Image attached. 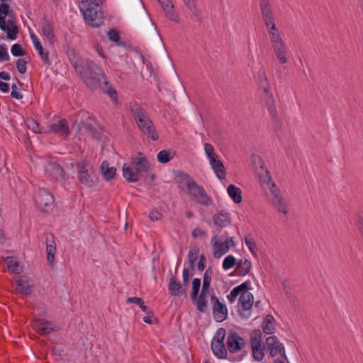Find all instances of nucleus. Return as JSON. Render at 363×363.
Returning <instances> with one entry per match:
<instances>
[{
	"instance_id": "1",
	"label": "nucleus",
	"mask_w": 363,
	"mask_h": 363,
	"mask_svg": "<svg viewBox=\"0 0 363 363\" xmlns=\"http://www.w3.org/2000/svg\"><path fill=\"white\" fill-rule=\"evenodd\" d=\"M86 86L91 90L96 89L100 82L105 79L106 74L92 60L86 59L82 69V74H78Z\"/></svg>"
},
{
	"instance_id": "2",
	"label": "nucleus",
	"mask_w": 363,
	"mask_h": 363,
	"mask_svg": "<svg viewBox=\"0 0 363 363\" xmlns=\"http://www.w3.org/2000/svg\"><path fill=\"white\" fill-rule=\"evenodd\" d=\"M80 11L89 26L98 28L104 23V13L99 0H90L84 7L80 6Z\"/></svg>"
},
{
	"instance_id": "3",
	"label": "nucleus",
	"mask_w": 363,
	"mask_h": 363,
	"mask_svg": "<svg viewBox=\"0 0 363 363\" xmlns=\"http://www.w3.org/2000/svg\"><path fill=\"white\" fill-rule=\"evenodd\" d=\"M9 9L10 6L9 4L4 2L0 4V29L3 31H6L7 38L9 40H13L17 38L19 30L14 20L9 19L8 22L6 20V16L9 14Z\"/></svg>"
},
{
	"instance_id": "4",
	"label": "nucleus",
	"mask_w": 363,
	"mask_h": 363,
	"mask_svg": "<svg viewBox=\"0 0 363 363\" xmlns=\"http://www.w3.org/2000/svg\"><path fill=\"white\" fill-rule=\"evenodd\" d=\"M77 168L78 169V179L82 184L89 188L96 185L98 177L93 169V167L89 164L87 160H82L77 164Z\"/></svg>"
},
{
	"instance_id": "5",
	"label": "nucleus",
	"mask_w": 363,
	"mask_h": 363,
	"mask_svg": "<svg viewBox=\"0 0 363 363\" xmlns=\"http://www.w3.org/2000/svg\"><path fill=\"white\" fill-rule=\"evenodd\" d=\"M257 79L259 89H262L265 94L264 107L269 113H276V107L272 94L269 92L270 85L264 69H259L257 73Z\"/></svg>"
},
{
	"instance_id": "6",
	"label": "nucleus",
	"mask_w": 363,
	"mask_h": 363,
	"mask_svg": "<svg viewBox=\"0 0 363 363\" xmlns=\"http://www.w3.org/2000/svg\"><path fill=\"white\" fill-rule=\"evenodd\" d=\"M134 117L138 128L145 135L153 141L158 140L159 135L155 125L147 115H134Z\"/></svg>"
},
{
	"instance_id": "7",
	"label": "nucleus",
	"mask_w": 363,
	"mask_h": 363,
	"mask_svg": "<svg viewBox=\"0 0 363 363\" xmlns=\"http://www.w3.org/2000/svg\"><path fill=\"white\" fill-rule=\"evenodd\" d=\"M187 189L190 197L199 204L207 206L211 203V199L207 195L203 187L197 184L195 181Z\"/></svg>"
},
{
	"instance_id": "8",
	"label": "nucleus",
	"mask_w": 363,
	"mask_h": 363,
	"mask_svg": "<svg viewBox=\"0 0 363 363\" xmlns=\"http://www.w3.org/2000/svg\"><path fill=\"white\" fill-rule=\"evenodd\" d=\"M45 172L55 182L66 181L68 179L64 168L57 162H48Z\"/></svg>"
},
{
	"instance_id": "9",
	"label": "nucleus",
	"mask_w": 363,
	"mask_h": 363,
	"mask_svg": "<svg viewBox=\"0 0 363 363\" xmlns=\"http://www.w3.org/2000/svg\"><path fill=\"white\" fill-rule=\"evenodd\" d=\"M246 346V342L243 337L234 331H230L227 337L226 347L230 353H236L242 350Z\"/></svg>"
},
{
	"instance_id": "10",
	"label": "nucleus",
	"mask_w": 363,
	"mask_h": 363,
	"mask_svg": "<svg viewBox=\"0 0 363 363\" xmlns=\"http://www.w3.org/2000/svg\"><path fill=\"white\" fill-rule=\"evenodd\" d=\"M211 301L213 304L212 313L215 320L217 322H222L225 320L228 316L226 306L221 303L214 294L211 296Z\"/></svg>"
},
{
	"instance_id": "11",
	"label": "nucleus",
	"mask_w": 363,
	"mask_h": 363,
	"mask_svg": "<svg viewBox=\"0 0 363 363\" xmlns=\"http://www.w3.org/2000/svg\"><path fill=\"white\" fill-rule=\"evenodd\" d=\"M45 242L46 245L47 261L50 266H52L55 255L57 251L54 235L51 233H45Z\"/></svg>"
},
{
	"instance_id": "12",
	"label": "nucleus",
	"mask_w": 363,
	"mask_h": 363,
	"mask_svg": "<svg viewBox=\"0 0 363 363\" xmlns=\"http://www.w3.org/2000/svg\"><path fill=\"white\" fill-rule=\"evenodd\" d=\"M239 303L241 304L242 308L246 312H242L238 310L239 314L242 318L247 319L250 317V309L254 303V296L251 293L240 294Z\"/></svg>"
},
{
	"instance_id": "13",
	"label": "nucleus",
	"mask_w": 363,
	"mask_h": 363,
	"mask_svg": "<svg viewBox=\"0 0 363 363\" xmlns=\"http://www.w3.org/2000/svg\"><path fill=\"white\" fill-rule=\"evenodd\" d=\"M132 164L135 170L141 174L143 172H147L150 169L149 161L145 155L139 152L138 156L132 159Z\"/></svg>"
},
{
	"instance_id": "14",
	"label": "nucleus",
	"mask_w": 363,
	"mask_h": 363,
	"mask_svg": "<svg viewBox=\"0 0 363 363\" xmlns=\"http://www.w3.org/2000/svg\"><path fill=\"white\" fill-rule=\"evenodd\" d=\"M272 187L273 188L271 189V191L273 194V205L279 212L286 214L288 213V210L286 202L283 200L281 196L279 195V190L277 189L274 184H272Z\"/></svg>"
},
{
	"instance_id": "15",
	"label": "nucleus",
	"mask_w": 363,
	"mask_h": 363,
	"mask_svg": "<svg viewBox=\"0 0 363 363\" xmlns=\"http://www.w3.org/2000/svg\"><path fill=\"white\" fill-rule=\"evenodd\" d=\"M50 132L59 134L65 138L69 135V126L65 119L59 121L57 123H52L49 125Z\"/></svg>"
},
{
	"instance_id": "16",
	"label": "nucleus",
	"mask_w": 363,
	"mask_h": 363,
	"mask_svg": "<svg viewBox=\"0 0 363 363\" xmlns=\"http://www.w3.org/2000/svg\"><path fill=\"white\" fill-rule=\"evenodd\" d=\"M16 291L22 295H30L33 293V286L29 284L27 277L21 276L16 281Z\"/></svg>"
},
{
	"instance_id": "17",
	"label": "nucleus",
	"mask_w": 363,
	"mask_h": 363,
	"mask_svg": "<svg viewBox=\"0 0 363 363\" xmlns=\"http://www.w3.org/2000/svg\"><path fill=\"white\" fill-rule=\"evenodd\" d=\"M168 290L171 296H179L186 293V289L182 288L180 281H177L176 277L171 276L168 284Z\"/></svg>"
},
{
	"instance_id": "18",
	"label": "nucleus",
	"mask_w": 363,
	"mask_h": 363,
	"mask_svg": "<svg viewBox=\"0 0 363 363\" xmlns=\"http://www.w3.org/2000/svg\"><path fill=\"white\" fill-rule=\"evenodd\" d=\"M36 203L39 206H50L54 201L53 196L45 189L40 190L35 196Z\"/></svg>"
},
{
	"instance_id": "19",
	"label": "nucleus",
	"mask_w": 363,
	"mask_h": 363,
	"mask_svg": "<svg viewBox=\"0 0 363 363\" xmlns=\"http://www.w3.org/2000/svg\"><path fill=\"white\" fill-rule=\"evenodd\" d=\"M213 220L214 224L220 228L230 225L231 222L230 214L223 210L215 213Z\"/></svg>"
},
{
	"instance_id": "20",
	"label": "nucleus",
	"mask_w": 363,
	"mask_h": 363,
	"mask_svg": "<svg viewBox=\"0 0 363 363\" xmlns=\"http://www.w3.org/2000/svg\"><path fill=\"white\" fill-rule=\"evenodd\" d=\"M272 48L280 64H285L288 62L287 49L284 42L272 45Z\"/></svg>"
},
{
	"instance_id": "21",
	"label": "nucleus",
	"mask_w": 363,
	"mask_h": 363,
	"mask_svg": "<svg viewBox=\"0 0 363 363\" xmlns=\"http://www.w3.org/2000/svg\"><path fill=\"white\" fill-rule=\"evenodd\" d=\"M160 4L162 6L163 10L166 13V16L170 20L178 22L179 16L174 11V6L170 0H160Z\"/></svg>"
},
{
	"instance_id": "22",
	"label": "nucleus",
	"mask_w": 363,
	"mask_h": 363,
	"mask_svg": "<svg viewBox=\"0 0 363 363\" xmlns=\"http://www.w3.org/2000/svg\"><path fill=\"white\" fill-rule=\"evenodd\" d=\"M211 348L217 358L225 359L228 357V349H226L224 342L211 341Z\"/></svg>"
},
{
	"instance_id": "23",
	"label": "nucleus",
	"mask_w": 363,
	"mask_h": 363,
	"mask_svg": "<svg viewBox=\"0 0 363 363\" xmlns=\"http://www.w3.org/2000/svg\"><path fill=\"white\" fill-rule=\"evenodd\" d=\"M69 60L78 74H82V69L85 62H84L76 53L74 49L69 50L67 52Z\"/></svg>"
},
{
	"instance_id": "24",
	"label": "nucleus",
	"mask_w": 363,
	"mask_h": 363,
	"mask_svg": "<svg viewBox=\"0 0 363 363\" xmlns=\"http://www.w3.org/2000/svg\"><path fill=\"white\" fill-rule=\"evenodd\" d=\"M251 262L247 259H245V260L240 259L238 261V264L236 267V269L234 272L231 273L230 276H233L235 274H236L238 276L243 277L247 274L251 269Z\"/></svg>"
},
{
	"instance_id": "25",
	"label": "nucleus",
	"mask_w": 363,
	"mask_h": 363,
	"mask_svg": "<svg viewBox=\"0 0 363 363\" xmlns=\"http://www.w3.org/2000/svg\"><path fill=\"white\" fill-rule=\"evenodd\" d=\"M174 175L177 179V182L178 184V188L182 190H184L182 184H184L186 186L188 187L194 181V179L188 173L183 171L174 172Z\"/></svg>"
},
{
	"instance_id": "26",
	"label": "nucleus",
	"mask_w": 363,
	"mask_h": 363,
	"mask_svg": "<svg viewBox=\"0 0 363 363\" xmlns=\"http://www.w3.org/2000/svg\"><path fill=\"white\" fill-rule=\"evenodd\" d=\"M210 164L211 165V167H212L213 170L214 171L216 177L219 179L222 180L225 178V176H226L225 167L223 163L222 162V161L218 160V157L216 158L214 160H212L210 162Z\"/></svg>"
},
{
	"instance_id": "27",
	"label": "nucleus",
	"mask_w": 363,
	"mask_h": 363,
	"mask_svg": "<svg viewBox=\"0 0 363 363\" xmlns=\"http://www.w3.org/2000/svg\"><path fill=\"white\" fill-rule=\"evenodd\" d=\"M98 87H99L104 93L106 94L113 101H117L118 94L116 90L110 82L106 80V77L105 79L100 82V85Z\"/></svg>"
},
{
	"instance_id": "28",
	"label": "nucleus",
	"mask_w": 363,
	"mask_h": 363,
	"mask_svg": "<svg viewBox=\"0 0 363 363\" xmlns=\"http://www.w3.org/2000/svg\"><path fill=\"white\" fill-rule=\"evenodd\" d=\"M275 318L271 314L267 315L262 322V328L265 334L271 335L275 332Z\"/></svg>"
},
{
	"instance_id": "29",
	"label": "nucleus",
	"mask_w": 363,
	"mask_h": 363,
	"mask_svg": "<svg viewBox=\"0 0 363 363\" xmlns=\"http://www.w3.org/2000/svg\"><path fill=\"white\" fill-rule=\"evenodd\" d=\"M213 247L214 249L213 257L217 259L221 257L223 255L227 253L230 249L229 242L225 241L220 242L215 241L213 244Z\"/></svg>"
},
{
	"instance_id": "30",
	"label": "nucleus",
	"mask_w": 363,
	"mask_h": 363,
	"mask_svg": "<svg viewBox=\"0 0 363 363\" xmlns=\"http://www.w3.org/2000/svg\"><path fill=\"white\" fill-rule=\"evenodd\" d=\"M140 174L130 166L124 164L123 166V176L128 182H136L139 180Z\"/></svg>"
},
{
	"instance_id": "31",
	"label": "nucleus",
	"mask_w": 363,
	"mask_h": 363,
	"mask_svg": "<svg viewBox=\"0 0 363 363\" xmlns=\"http://www.w3.org/2000/svg\"><path fill=\"white\" fill-rule=\"evenodd\" d=\"M38 332L41 335H48L52 332L57 330L50 321L45 319H39L37 320Z\"/></svg>"
},
{
	"instance_id": "32",
	"label": "nucleus",
	"mask_w": 363,
	"mask_h": 363,
	"mask_svg": "<svg viewBox=\"0 0 363 363\" xmlns=\"http://www.w3.org/2000/svg\"><path fill=\"white\" fill-rule=\"evenodd\" d=\"M42 30L43 35L47 38L50 44L53 45L55 40V35L52 23L50 21L45 20L43 22Z\"/></svg>"
},
{
	"instance_id": "33",
	"label": "nucleus",
	"mask_w": 363,
	"mask_h": 363,
	"mask_svg": "<svg viewBox=\"0 0 363 363\" xmlns=\"http://www.w3.org/2000/svg\"><path fill=\"white\" fill-rule=\"evenodd\" d=\"M207 293L208 291L205 289H201L198 296L194 299V302H193L196 305L197 310L200 312H205L207 309Z\"/></svg>"
},
{
	"instance_id": "34",
	"label": "nucleus",
	"mask_w": 363,
	"mask_h": 363,
	"mask_svg": "<svg viewBox=\"0 0 363 363\" xmlns=\"http://www.w3.org/2000/svg\"><path fill=\"white\" fill-rule=\"evenodd\" d=\"M108 164V161L105 160L100 166L102 176L107 182L111 181L115 177L116 172V168L113 167H109Z\"/></svg>"
},
{
	"instance_id": "35",
	"label": "nucleus",
	"mask_w": 363,
	"mask_h": 363,
	"mask_svg": "<svg viewBox=\"0 0 363 363\" xmlns=\"http://www.w3.org/2000/svg\"><path fill=\"white\" fill-rule=\"evenodd\" d=\"M278 345L279 342L276 336H269L266 340V346L269 350V354L272 357H275L278 354Z\"/></svg>"
},
{
	"instance_id": "36",
	"label": "nucleus",
	"mask_w": 363,
	"mask_h": 363,
	"mask_svg": "<svg viewBox=\"0 0 363 363\" xmlns=\"http://www.w3.org/2000/svg\"><path fill=\"white\" fill-rule=\"evenodd\" d=\"M227 191L230 197L235 203H240L242 202V191L239 187H237L233 184H230L228 186Z\"/></svg>"
},
{
	"instance_id": "37",
	"label": "nucleus",
	"mask_w": 363,
	"mask_h": 363,
	"mask_svg": "<svg viewBox=\"0 0 363 363\" xmlns=\"http://www.w3.org/2000/svg\"><path fill=\"white\" fill-rule=\"evenodd\" d=\"M5 262L7 264L9 271L13 274H19L21 272L20 269L19 263L15 260V258L11 256H8L5 258Z\"/></svg>"
},
{
	"instance_id": "38",
	"label": "nucleus",
	"mask_w": 363,
	"mask_h": 363,
	"mask_svg": "<svg viewBox=\"0 0 363 363\" xmlns=\"http://www.w3.org/2000/svg\"><path fill=\"white\" fill-rule=\"evenodd\" d=\"M260 10L263 19L274 16L269 0H261Z\"/></svg>"
},
{
	"instance_id": "39",
	"label": "nucleus",
	"mask_w": 363,
	"mask_h": 363,
	"mask_svg": "<svg viewBox=\"0 0 363 363\" xmlns=\"http://www.w3.org/2000/svg\"><path fill=\"white\" fill-rule=\"evenodd\" d=\"M83 127L89 132L91 137L96 138L97 140H100L101 138V133L98 130L97 128L91 123L88 121H84L82 123Z\"/></svg>"
},
{
	"instance_id": "40",
	"label": "nucleus",
	"mask_w": 363,
	"mask_h": 363,
	"mask_svg": "<svg viewBox=\"0 0 363 363\" xmlns=\"http://www.w3.org/2000/svg\"><path fill=\"white\" fill-rule=\"evenodd\" d=\"M173 157L174 155H172L170 150H161L157 155L158 162L162 164L169 162Z\"/></svg>"
},
{
	"instance_id": "41",
	"label": "nucleus",
	"mask_w": 363,
	"mask_h": 363,
	"mask_svg": "<svg viewBox=\"0 0 363 363\" xmlns=\"http://www.w3.org/2000/svg\"><path fill=\"white\" fill-rule=\"evenodd\" d=\"M250 337L251 347L262 345V332L260 330H252Z\"/></svg>"
},
{
	"instance_id": "42",
	"label": "nucleus",
	"mask_w": 363,
	"mask_h": 363,
	"mask_svg": "<svg viewBox=\"0 0 363 363\" xmlns=\"http://www.w3.org/2000/svg\"><path fill=\"white\" fill-rule=\"evenodd\" d=\"M36 50L38 51L41 60L45 65H51L52 62L50 60V54L49 52L47 50H45L41 43L38 45L37 47H35Z\"/></svg>"
},
{
	"instance_id": "43",
	"label": "nucleus",
	"mask_w": 363,
	"mask_h": 363,
	"mask_svg": "<svg viewBox=\"0 0 363 363\" xmlns=\"http://www.w3.org/2000/svg\"><path fill=\"white\" fill-rule=\"evenodd\" d=\"M107 36L109 40L117 43L118 45H125V43L124 41H121V36L117 30L111 28L107 33Z\"/></svg>"
},
{
	"instance_id": "44",
	"label": "nucleus",
	"mask_w": 363,
	"mask_h": 363,
	"mask_svg": "<svg viewBox=\"0 0 363 363\" xmlns=\"http://www.w3.org/2000/svg\"><path fill=\"white\" fill-rule=\"evenodd\" d=\"M183 1L188 9L192 12L193 15L201 21V11L198 9L194 0H183Z\"/></svg>"
},
{
	"instance_id": "45",
	"label": "nucleus",
	"mask_w": 363,
	"mask_h": 363,
	"mask_svg": "<svg viewBox=\"0 0 363 363\" xmlns=\"http://www.w3.org/2000/svg\"><path fill=\"white\" fill-rule=\"evenodd\" d=\"M192 289L190 294L192 302H194V299L198 296L199 290L201 288V279L199 278H194L192 280Z\"/></svg>"
},
{
	"instance_id": "46",
	"label": "nucleus",
	"mask_w": 363,
	"mask_h": 363,
	"mask_svg": "<svg viewBox=\"0 0 363 363\" xmlns=\"http://www.w3.org/2000/svg\"><path fill=\"white\" fill-rule=\"evenodd\" d=\"M238 264V261L235 259V257L232 255H229L225 257L223 262V268L225 270H228L229 269L233 268L235 266L237 267Z\"/></svg>"
},
{
	"instance_id": "47",
	"label": "nucleus",
	"mask_w": 363,
	"mask_h": 363,
	"mask_svg": "<svg viewBox=\"0 0 363 363\" xmlns=\"http://www.w3.org/2000/svg\"><path fill=\"white\" fill-rule=\"evenodd\" d=\"M199 253V248L198 246L191 247L189 252L188 258L191 268L194 267V264L198 258Z\"/></svg>"
},
{
	"instance_id": "48",
	"label": "nucleus",
	"mask_w": 363,
	"mask_h": 363,
	"mask_svg": "<svg viewBox=\"0 0 363 363\" xmlns=\"http://www.w3.org/2000/svg\"><path fill=\"white\" fill-rule=\"evenodd\" d=\"M127 303H133L138 305V306L142 309L143 312H147V310L149 309L147 306L145 305L144 301L142 298L139 297H129L128 298Z\"/></svg>"
},
{
	"instance_id": "49",
	"label": "nucleus",
	"mask_w": 363,
	"mask_h": 363,
	"mask_svg": "<svg viewBox=\"0 0 363 363\" xmlns=\"http://www.w3.org/2000/svg\"><path fill=\"white\" fill-rule=\"evenodd\" d=\"M251 347L252 350V356L255 360L257 362L262 361L264 354L263 350L261 348V346H253Z\"/></svg>"
},
{
	"instance_id": "50",
	"label": "nucleus",
	"mask_w": 363,
	"mask_h": 363,
	"mask_svg": "<svg viewBox=\"0 0 363 363\" xmlns=\"http://www.w3.org/2000/svg\"><path fill=\"white\" fill-rule=\"evenodd\" d=\"M24 121L27 127L32 130L34 133H38L40 131L38 123L32 117H27L26 118H24Z\"/></svg>"
},
{
	"instance_id": "51",
	"label": "nucleus",
	"mask_w": 363,
	"mask_h": 363,
	"mask_svg": "<svg viewBox=\"0 0 363 363\" xmlns=\"http://www.w3.org/2000/svg\"><path fill=\"white\" fill-rule=\"evenodd\" d=\"M11 54L15 57H22L26 55V51L18 43H15L11 46Z\"/></svg>"
},
{
	"instance_id": "52",
	"label": "nucleus",
	"mask_w": 363,
	"mask_h": 363,
	"mask_svg": "<svg viewBox=\"0 0 363 363\" xmlns=\"http://www.w3.org/2000/svg\"><path fill=\"white\" fill-rule=\"evenodd\" d=\"M205 152L209 160V162L216 158H218V155L214 152V148L212 145L209 143H205L204 145Z\"/></svg>"
},
{
	"instance_id": "53",
	"label": "nucleus",
	"mask_w": 363,
	"mask_h": 363,
	"mask_svg": "<svg viewBox=\"0 0 363 363\" xmlns=\"http://www.w3.org/2000/svg\"><path fill=\"white\" fill-rule=\"evenodd\" d=\"M269 35L272 45L280 44L281 43L284 42L280 35L279 31H276L275 33L269 31Z\"/></svg>"
},
{
	"instance_id": "54",
	"label": "nucleus",
	"mask_w": 363,
	"mask_h": 363,
	"mask_svg": "<svg viewBox=\"0 0 363 363\" xmlns=\"http://www.w3.org/2000/svg\"><path fill=\"white\" fill-rule=\"evenodd\" d=\"M226 335V330L223 328H220L217 330L212 341L224 342V339Z\"/></svg>"
},
{
	"instance_id": "55",
	"label": "nucleus",
	"mask_w": 363,
	"mask_h": 363,
	"mask_svg": "<svg viewBox=\"0 0 363 363\" xmlns=\"http://www.w3.org/2000/svg\"><path fill=\"white\" fill-rule=\"evenodd\" d=\"M129 108L131 113H143L145 112L142 106L136 101H130L129 103Z\"/></svg>"
},
{
	"instance_id": "56",
	"label": "nucleus",
	"mask_w": 363,
	"mask_h": 363,
	"mask_svg": "<svg viewBox=\"0 0 363 363\" xmlns=\"http://www.w3.org/2000/svg\"><path fill=\"white\" fill-rule=\"evenodd\" d=\"M235 289L237 290L239 294H248L249 292L247 291L250 289V281L247 280L240 285L235 286Z\"/></svg>"
},
{
	"instance_id": "57",
	"label": "nucleus",
	"mask_w": 363,
	"mask_h": 363,
	"mask_svg": "<svg viewBox=\"0 0 363 363\" xmlns=\"http://www.w3.org/2000/svg\"><path fill=\"white\" fill-rule=\"evenodd\" d=\"M245 244L248 247L250 252L255 256V257H257V252H256V249H257V245H256V243L254 240L253 238H245Z\"/></svg>"
},
{
	"instance_id": "58",
	"label": "nucleus",
	"mask_w": 363,
	"mask_h": 363,
	"mask_svg": "<svg viewBox=\"0 0 363 363\" xmlns=\"http://www.w3.org/2000/svg\"><path fill=\"white\" fill-rule=\"evenodd\" d=\"M26 64L27 62L23 58H19L16 60V68L20 74L26 73Z\"/></svg>"
},
{
	"instance_id": "59",
	"label": "nucleus",
	"mask_w": 363,
	"mask_h": 363,
	"mask_svg": "<svg viewBox=\"0 0 363 363\" xmlns=\"http://www.w3.org/2000/svg\"><path fill=\"white\" fill-rule=\"evenodd\" d=\"M10 59L5 45H0V61H9Z\"/></svg>"
},
{
	"instance_id": "60",
	"label": "nucleus",
	"mask_w": 363,
	"mask_h": 363,
	"mask_svg": "<svg viewBox=\"0 0 363 363\" xmlns=\"http://www.w3.org/2000/svg\"><path fill=\"white\" fill-rule=\"evenodd\" d=\"M247 354V352L246 350H242V352L240 354L236 355V356H232L229 355L228 359L232 362H240L243 359L244 357H245Z\"/></svg>"
},
{
	"instance_id": "61",
	"label": "nucleus",
	"mask_w": 363,
	"mask_h": 363,
	"mask_svg": "<svg viewBox=\"0 0 363 363\" xmlns=\"http://www.w3.org/2000/svg\"><path fill=\"white\" fill-rule=\"evenodd\" d=\"M355 224L359 233L363 236V216H361L360 214L356 215Z\"/></svg>"
},
{
	"instance_id": "62",
	"label": "nucleus",
	"mask_w": 363,
	"mask_h": 363,
	"mask_svg": "<svg viewBox=\"0 0 363 363\" xmlns=\"http://www.w3.org/2000/svg\"><path fill=\"white\" fill-rule=\"evenodd\" d=\"M11 95L13 98L16 99H21L23 96L22 94L18 91V87L16 84H13L11 86Z\"/></svg>"
},
{
	"instance_id": "63",
	"label": "nucleus",
	"mask_w": 363,
	"mask_h": 363,
	"mask_svg": "<svg viewBox=\"0 0 363 363\" xmlns=\"http://www.w3.org/2000/svg\"><path fill=\"white\" fill-rule=\"evenodd\" d=\"M147 315L143 317V321L147 324H152V318L157 320V318L155 317L154 313L152 311L147 310V312H145Z\"/></svg>"
},
{
	"instance_id": "64",
	"label": "nucleus",
	"mask_w": 363,
	"mask_h": 363,
	"mask_svg": "<svg viewBox=\"0 0 363 363\" xmlns=\"http://www.w3.org/2000/svg\"><path fill=\"white\" fill-rule=\"evenodd\" d=\"M149 217L151 220L152 221H157L160 220L162 217V213H160L158 211H152Z\"/></svg>"
}]
</instances>
